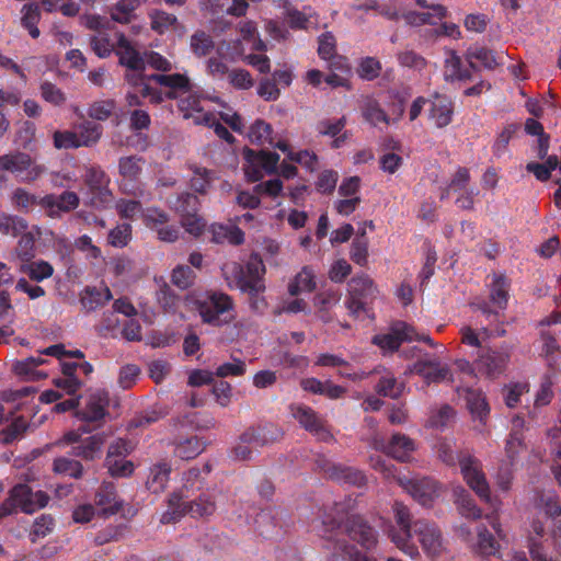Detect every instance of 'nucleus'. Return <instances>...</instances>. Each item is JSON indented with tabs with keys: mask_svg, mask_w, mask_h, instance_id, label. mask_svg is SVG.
I'll return each instance as SVG.
<instances>
[{
	"mask_svg": "<svg viewBox=\"0 0 561 561\" xmlns=\"http://www.w3.org/2000/svg\"><path fill=\"white\" fill-rule=\"evenodd\" d=\"M505 352L486 351L477 360V369L486 377L494 378L502 374L508 363Z\"/></svg>",
	"mask_w": 561,
	"mask_h": 561,
	"instance_id": "obj_25",
	"label": "nucleus"
},
{
	"mask_svg": "<svg viewBox=\"0 0 561 561\" xmlns=\"http://www.w3.org/2000/svg\"><path fill=\"white\" fill-rule=\"evenodd\" d=\"M370 466L376 471L382 473L386 479L396 478L399 484L423 506L432 505L440 494L439 484L430 478L408 479L405 477H396L393 465L380 456L371 457Z\"/></svg>",
	"mask_w": 561,
	"mask_h": 561,
	"instance_id": "obj_1",
	"label": "nucleus"
},
{
	"mask_svg": "<svg viewBox=\"0 0 561 561\" xmlns=\"http://www.w3.org/2000/svg\"><path fill=\"white\" fill-rule=\"evenodd\" d=\"M196 307L203 322L220 327L231 322L233 301L227 294L213 291L196 301Z\"/></svg>",
	"mask_w": 561,
	"mask_h": 561,
	"instance_id": "obj_6",
	"label": "nucleus"
},
{
	"mask_svg": "<svg viewBox=\"0 0 561 561\" xmlns=\"http://www.w3.org/2000/svg\"><path fill=\"white\" fill-rule=\"evenodd\" d=\"M460 473L467 485L493 510L500 508V501L493 499L490 493V486L482 469L481 461L469 454H463L458 458Z\"/></svg>",
	"mask_w": 561,
	"mask_h": 561,
	"instance_id": "obj_5",
	"label": "nucleus"
},
{
	"mask_svg": "<svg viewBox=\"0 0 561 561\" xmlns=\"http://www.w3.org/2000/svg\"><path fill=\"white\" fill-rule=\"evenodd\" d=\"M171 466L167 462L153 465L147 478V489L152 493H161L167 489L170 480Z\"/></svg>",
	"mask_w": 561,
	"mask_h": 561,
	"instance_id": "obj_34",
	"label": "nucleus"
},
{
	"mask_svg": "<svg viewBox=\"0 0 561 561\" xmlns=\"http://www.w3.org/2000/svg\"><path fill=\"white\" fill-rule=\"evenodd\" d=\"M53 469L56 473L78 479L82 476L83 467L75 459L60 457L54 460Z\"/></svg>",
	"mask_w": 561,
	"mask_h": 561,
	"instance_id": "obj_53",
	"label": "nucleus"
},
{
	"mask_svg": "<svg viewBox=\"0 0 561 561\" xmlns=\"http://www.w3.org/2000/svg\"><path fill=\"white\" fill-rule=\"evenodd\" d=\"M175 210L181 216L182 227L192 236L198 237L202 234L206 227L205 220L197 215V213H191L185 206L176 205Z\"/></svg>",
	"mask_w": 561,
	"mask_h": 561,
	"instance_id": "obj_41",
	"label": "nucleus"
},
{
	"mask_svg": "<svg viewBox=\"0 0 561 561\" xmlns=\"http://www.w3.org/2000/svg\"><path fill=\"white\" fill-rule=\"evenodd\" d=\"M139 0H119L111 8V19L117 23L127 24L135 19V11Z\"/></svg>",
	"mask_w": 561,
	"mask_h": 561,
	"instance_id": "obj_44",
	"label": "nucleus"
},
{
	"mask_svg": "<svg viewBox=\"0 0 561 561\" xmlns=\"http://www.w3.org/2000/svg\"><path fill=\"white\" fill-rule=\"evenodd\" d=\"M393 512L396 522L403 533V537L392 535V541L405 553L410 556L416 554V549L408 545V539L411 537V517L409 510L402 503L397 502L393 505Z\"/></svg>",
	"mask_w": 561,
	"mask_h": 561,
	"instance_id": "obj_23",
	"label": "nucleus"
},
{
	"mask_svg": "<svg viewBox=\"0 0 561 561\" xmlns=\"http://www.w3.org/2000/svg\"><path fill=\"white\" fill-rule=\"evenodd\" d=\"M244 174L251 182H256L266 174H273L278 165L279 156L271 151H254L252 149H244Z\"/></svg>",
	"mask_w": 561,
	"mask_h": 561,
	"instance_id": "obj_12",
	"label": "nucleus"
},
{
	"mask_svg": "<svg viewBox=\"0 0 561 561\" xmlns=\"http://www.w3.org/2000/svg\"><path fill=\"white\" fill-rule=\"evenodd\" d=\"M488 286L491 304L500 310H505L510 299V279L503 274L494 273L490 276Z\"/></svg>",
	"mask_w": 561,
	"mask_h": 561,
	"instance_id": "obj_26",
	"label": "nucleus"
},
{
	"mask_svg": "<svg viewBox=\"0 0 561 561\" xmlns=\"http://www.w3.org/2000/svg\"><path fill=\"white\" fill-rule=\"evenodd\" d=\"M413 533L430 558H436L444 552L443 536L436 525L426 520H417L413 525Z\"/></svg>",
	"mask_w": 561,
	"mask_h": 561,
	"instance_id": "obj_15",
	"label": "nucleus"
},
{
	"mask_svg": "<svg viewBox=\"0 0 561 561\" xmlns=\"http://www.w3.org/2000/svg\"><path fill=\"white\" fill-rule=\"evenodd\" d=\"M131 237V227L128 224H122L112 229L108 233V243L116 248L125 247Z\"/></svg>",
	"mask_w": 561,
	"mask_h": 561,
	"instance_id": "obj_64",
	"label": "nucleus"
},
{
	"mask_svg": "<svg viewBox=\"0 0 561 561\" xmlns=\"http://www.w3.org/2000/svg\"><path fill=\"white\" fill-rule=\"evenodd\" d=\"M111 299L112 294L108 287L101 289L87 287L80 296L81 306L88 311L95 310L98 307Z\"/></svg>",
	"mask_w": 561,
	"mask_h": 561,
	"instance_id": "obj_38",
	"label": "nucleus"
},
{
	"mask_svg": "<svg viewBox=\"0 0 561 561\" xmlns=\"http://www.w3.org/2000/svg\"><path fill=\"white\" fill-rule=\"evenodd\" d=\"M0 170L14 174L21 182L31 183L45 172V167L36 163L30 154L16 151L0 157Z\"/></svg>",
	"mask_w": 561,
	"mask_h": 561,
	"instance_id": "obj_9",
	"label": "nucleus"
},
{
	"mask_svg": "<svg viewBox=\"0 0 561 561\" xmlns=\"http://www.w3.org/2000/svg\"><path fill=\"white\" fill-rule=\"evenodd\" d=\"M536 505L538 508L543 510L546 515L550 517H556L561 514V506L552 491L542 492Z\"/></svg>",
	"mask_w": 561,
	"mask_h": 561,
	"instance_id": "obj_60",
	"label": "nucleus"
},
{
	"mask_svg": "<svg viewBox=\"0 0 561 561\" xmlns=\"http://www.w3.org/2000/svg\"><path fill=\"white\" fill-rule=\"evenodd\" d=\"M210 240L214 243L239 245L244 242L243 231L236 225L214 224L209 227Z\"/></svg>",
	"mask_w": 561,
	"mask_h": 561,
	"instance_id": "obj_30",
	"label": "nucleus"
},
{
	"mask_svg": "<svg viewBox=\"0 0 561 561\" xmlns=\"http://www.w3.org/2000/svg\"><path fill=\"white\" fill-rule=\"evenodd\" d=\"M27 229L26 221L14 215L0 214V232L3 234L18 237Z\"/></svg>",
	"mask_w": 561,
	"mask_h": 561,
	"instance_id": "obj_49",
	"label": "nucleus"
},
{
	"mask_svg": "<svg viewBox=\"0 0 561 561\" xmlns=\"http://www.w3.org/2000/svg\"><path fill=\"white\" fill-rule=\"evenodd\" d=\"M365 229L360 230V237L356 238L351 247V259L358 265L364 266L367 263L368 241L365 239Z\"/></svg>",
	"mask_w": 561,
	"mask_h": 561,
	"instance_id": "obj_57",
	"label": "nucleus"
},
{
	"mask_svg": "<svg viewBox=\"0 0 561 561\" xmlns=\"http://www.w3.org/2000/svg\"><path fill=\"white\" fill-rule=\"evenodd\" d=\"M444 78L446 81H467L471 78L470 68H463L460 57L449 51L445 59Z\"/></svg>",
	"mask_w": 561,
	"mask_h": 561,
	"instance_id": "obj_37",
	"label": "nucleus"
},
{
	"mask_svg": "<svg viewBox=\"0 0 561 561\" xmlns=\"http://www.w3.org/2000/svg\"><path fill=\"white\" fill-rule=\"evenodd\" d=\"M144 160L136 156L123 157L118 161V171L122 176L121 188L124 193L136 194L138 187L135 183L142 171Z\"/></svg>",
	"mask_w": 561,
	"mask_h": 561,
	"instance_id": "obj_19",
	"label": "nucleus"
},
{
	"mask_svg": "<svg viewBox=\"0 0 561 561\" xmlns=\"http://www.w3.org/2000/svg\"><path fill=\"white\" fill-rule=\"evenodd\" d=\"M412 341H422L433 347L437 346L430 335L419 334L412 325L405 322L394 323L389 333L376 335L373 340L374 344L383 352H394L403 342Z\"/></svg>",
	"mask_w": 561,
	"mask_h": 561,
	"instance_id": "obj_10",
	"label": "nucleus"
},
{
	"mask_svg": "<svg viewBox=\"0 0 561 561\" xmlns=\"http://www.w3.org/2000/svg\"><path fill=\"white\" fill-rule=\"evenodd\" d=\"M376 390L385 397L398 398L402 392V385L391 374H387L380 378Z\"/></svg>",
	"mask_w": 561,
	"mask_h": 561,
	"instance_id": "obj_58",
	"label": "nucleus"
},
{
	"mask_svg": "<svg viewBox=\"0 0 561 561\" xmlns=\"http://www.w3.org/2000/svg\"><path fill=\"white\" fill-rule=\"evenodd\" d=\"M48 495L43 491L33 492L26 484L15 485L10 497L0 507V518L15 512L20 507L24 513L31 514L44 507L48 503Z\"/></svg>",
	"mask_w": 561,
	"mask_h": 561,
	"instance_id": "obj_7",
	"label": "nucleus"
},
{
	"mask_svg": "<svg viewBox=\"0 0 561 561\" xmlns=\"http://www.w3.org/2000/svg\"><path fill=\"white\" fill-rule=\"evenodd\" d=\"M476 546L478 551L484 556H493L500 549V545L485 526L478 527Z\"/></svg>",
	"mask_w": 561,
	"mask_h": 561,
	"instance_id": "obj_51",
	"label": "nucleus"
},
{
	"mask_svg": "<svg viewBox=\"0 0 561 561\" xmlns=\"http://www.w3.org/2000/svg\"><path fill=\"white\" fill-rule=\"evenodd\" d=\"M227 77L229 83L238 90H248L254 84L252 76L245 69H232Z\"/></svg>",
	"mask_w": 561,
	"mask_h": 561,
	"instance_id": "obj_61",
	"label": "nucleus"
},
{
	"mask_svg": "<svg viewBox=\"0 0 561 561\" xmlns=\"http://www.w3.org/2000/svg\"><path fill=\"white\" fill-rule=\"evenodd\" d=\"M213 37L205 31H196L190 36V49L197 58L209 56L215 49Z\"/></svg>",
	"mask_w": 561,
	"mask_h": 561,
	"instance_id": "obj_40",
	"label": "nucleus"
},
{
	"mask_svg": "<svg viewBox=\"0 0 561 561\" xmlns=\"http://www.w3.org/2000/svg\"><path fill=\"white\" fill-rule=\"evenodd\" d=\"M79 196L75 192L66 191L60 195L47 194L39 198L38 205L49 217H59L61 213H69L79 206Z\"/></svg>",
	"mask_w": 561,
	"mask_h": 561,
	"instance_id": "obj_17",
	"label": "nucleus"
},
{
	"mask_svg": "<svg viewBox=\"0 0 561 561\" xmlns=\"http://www.w3.org/2000/svg\"><path fill=\"white\" fill-rule=\"evenodd\" d=\"M191 186L198 193H205L216 179L215 172L202 167H193Z\"/></svg>",
	"mask_w": 561,
	"mask_h": 561,
	"instance_id": "obj_52",
	"label": "nucleus"
},
{
	"mask_svg": "<svg viewBox=\"0 0 561 561\" xmlns=\"http://www.w3.org/2000/svg\"><path fill=\"white\" fill-rule=\"evenodd\" d=\"M428 111L430 121L437 127L444 128L450 124L454 115V105L451 100L442 94H434Z\"/></svg>",
	"mask_w": 561,
	"mask_h": 561,
	"instance_id": "obj_24",
	"label": "nucleus"
},
{
	"mask_svg": "<svg viewBox=\"0 0 561 561\" xmlns=\"http://www.w3.org/2000/svg\"><path fill=\"white\" fill-rule=\"evenodd\" d=\"M431 9L433 10V15L435 20L430 19L427 14L422 12H410L404 16V19L408 24L414 26H420L423 24L435 25L439 21H442L447 14L446 8L440 4H434L431 7Z\"/></svg>",
	"mask_w": 561,
	"mask_h": 561,
	"instance_id": "obj_48",
	"label": "nucleus"
},
{
	"mask_svg": "<svg viewBox=\"0 0 561 561\" xmlns=\"http://www.w3.org/2000/svg\"><path fill=\"white\" fill-rule=\"evenodd\" d=\"M115 208L118 215L126 219H134L144 214L140 202L135 199L122 198L116 202Z\"/></svg>",
	"mask_w": 561,
	"mask_h": 561,
	"instance_id": "obj_59",
	"label": "nucleus"
},
{
	"mask_svg": "<svg viewBox=\"0 0 561 561\" xmlns=\"http://www.w3.org/2000/svg\"><path fill=\"white\" fill-rule=\"evenodd\" d=\"M348 297L346 308L353 316H358L364 310L365 304L374 299L377 294V287L367 275H358L348 282Z\"/></svg>",
	"mask_w": 561,
	"mask_h": 561,
	"instance_id": "obj_13",
	"label": "nucleus"
},
{
	"mask_svg": "<svg viewBox=\"0 0 561 561\" xmlns=\"http://www.w3.org/2000/svg\"><path fill=\"white\" fill-rule=\"evenodd\" d=\"M95 504L104 515H113L121 508L115 488L112 483H103L95 494Z\"/></svg>",
	"mask_w": 561,
	"mask_h": 561,
	"instance_id": "obj_33",
	"label": "nucleus"
},
{
	"mask_svg": "<svg viewBox=\"0 0 561 561\" xmlns=\"http://www.w3.org/2000/svg\"><path fill=\"white\" fill-rule=\"evenodd\" d=\"M409 373L421 376L424 381L430 385L447 379L450 371L449 368L446 365H442L437 358L424 357L410 366Z\"/></svg>",
	"mask_w": 561,
	"mask_h": 561,
	"instance_id": "obj_18",
	"label": "nucleus"
},
{
	"mask_svg": "<svg viewBox=\"0 0 561 561\" xmlns=\"http://www.w3.org/2000/svg\"><path fill=\"white\" fill-rule=\"evenodd\" d=\"M272 126L263 119H256L249 128L247 137L252 144L272 145Z\"/></svg>",
	"mask_w": 561,
	"mask_h": 561,
	"instance_id": "obj_47",
	"label": "nucleus"
},
{
	"mask_svg": "<svg viewBox=\"0 0 561 561\" xmlns=\"http://www.w3.org/2000/svg\"><path fill=\"white\" fill-rule=\"evenodd\" d=\"M348 537L365 549H371L377 543L376 531L359 516H352L346 524Z\"/></svg>",
	"mask_w": 561,
	"mask_h": 561,
	"instance_id": "obj_22",
	"label": "nucleus"
},
{
	"mask_svg": "<svg viewBox=\"0 0 561 561\" xmlns=\"http://www.w3.org/2000/svg\"><path fill=\"white\" fill-rule=\"evenodd\" d=\"M216 511L214 493H202L196 500L184 502L181 493L174 492L168 500V510L161 515L162 524L180 520L183 516L208 517Z\"/></svg>",
	"mask_w": 561,
	"mask_h": 561,
	"instance_id": "obj_3",
	"label": "nucleus"
},
{
	"mask_svg": "<svg viewBox=\"0 0 561 561\" xmlns=\"http://www.w3.org/2000/svg\"><path fill=\"white\" fill-rule=\"evenodd\" d=\"M179 108L185 119H192L196 125L213 123V114L202 107L201 100L195 95L182 99Z\"/></svg>",
	"mask_w": 561,
	"mask_h": 561,
	"instance_id": "obj_28",
	"label": "nucleus"
},
{
	"mask_svg": "<svg viewBox=\"0 0 561 561\" xmlns=\"http://www.w3.org/2000/svg\"><path fill=\"white\" fill-rule=\"evenodd\" d=\"M290 414L301 427L311 433L319 440L330 442L333 438L324 420L310 407L293 404L290 405Z\"/></svg>",
	"mask_w": 561,
	"mask_h": 561,
	"instance_id": "obj_14",
	"label": "nucleus"
},
{
	"mask_svg": "<svg viewBox=\"0 0 561 561\" xmlns=\"http://www.w3.org/2000/svg\"><path fill=\"white\" fill-rule=\"evenodd\" d=\"M454 503L459 514L468 519H479L482 517V511L476 504L470 493L458 485L453 491Z\"/></svg>",
	"mask_w": 561,
	"mask_h": 561,
	"instance_id": "obj_31",
	"label": "nucleus"
},
{
	"mask_svg": "<svg viewBox=\"0 0 561 561\" xmlns=\"http://www.w3.org/2000/svg\"><path fill=\"white\" fill-rule=\"evenodd\" d=\"M110 404L108 392L103 389L90 390L78 415L84 421H99L105 416Z\"/></svg>",
	"mask_w": 561,
	"mask_h": 561,
	"instance_id": "obj_16",
	"label": "nucleus"
},
{
	"mask_svg": "<svg viewBox=\"0 0 561 561\" xmlns=\"http://www.w3.org/2000/svg\"><path fill=\"white\" fill-rule=\"evenodd\" d=\"M105 463L110 474L113 477H128L134 471L133 462L126 460V457H106Z\"/></svg>",
	"mask_w": 561,
	"mask_h": 561,
	"instance_id": "obj_56",
	"label": "nucleus"
},
{
	"mask_svg": "<svg viewBox=\"0 0 561 561\" xmlns=\"http://www.w3.org/2000/svg\"><path fill=\"white\" fill-rule=\"evenodd\" d=\"M20 271L32 280L39 283L53 275L54 267L48 262L39 260L22 264Z\"/></svg>",
	"mask_w": 561,
	"mask_h": 561,
	"instance_id": "obj_46",
	"label": "nucleus"
},
{
	"mask_svg": "<svg viewBox=\"0 0 561 561\" xmlns=\"http://www.w3.org/2000/svg\"><path fill=\"white\" fill-rule=\"evenodd\" d=\"M239 36L230 41H221L218 54L229 60L237 61L244 56L247 49L264 51L266 44L261 39L256 25L252 21H241L237 25Z\"/></svg>",
	"mask_w": 561,
	"mask_h": 561,
	"instance_id": "obj_4",
	"label": "nucleus"
},
{
	"mask_svg": "<svg viewBox=\"0 0 561 561\" xmlns=\"http://www.w3.org/2000/svg\"><path fill=\"white\" fill-rule=\"evenodd\" d=\"M280 436L282 432L274 426L249 428L241 435L240 440L233 447L232 456L237 460H248L251 458L253 449L271 444Z\"/></svg>",
	"mask_w": 561,
	"mask_h": 561,
	"instance_id": "obj_8",
	"label": "nucleus"
},
{
	"mask_svg": "<svg viewBox=\"0 0 561 561\" xmlns=\"http://www.w3.org/2000/svg\"><path fill=\"white\" fill-rule=\"evenodd\" d=\"M90 45L94 54L100 58H107L116 49V41L113 42L107 34L99 33L90 38Z\"/></svg>",
	"mask_w": 561,
	"mask_h": 561,
	"instance_id": "obj_54",
	"label": "nucleus"
},
{
	"mask_svg": "<svg viewBox=\"0 0 561 561\" xmlns=\"http://www.w3.org/2000/svg\"><path fill=\"white\" fill-rule=\"evenodd\" d=\"M41 95L42 98L56 106H59L66 102V94L56 87L55 84L45 81L41 84Z\"/></svg>",
	"mask_w": 561,
	"mask_h": 561,
	"instance_id": "obj_63",
	"label": "nucleus"
},
{
	"mask_svg": "<svg viewBox=\"0 0 561 561\" xmlns=\"http://www.w3.org/2000/svg\"><path fill=\"white\" fill-rule=\"evenodd\" d=\"M221 270L228 286L231 288H239L251 296L259 295L265 290L263 282L265 266L257 256H251L245 268L237 262H230L226 263Z\"/></svg>",
	"mask_w": 561,
	"mask_h": 561,
	"instance_id": "obj_2",
	"label": "nucleus"
},
{
	"mask_svg": "<svg viewBox=\"0 0 561 561\" xmlns=\"http://www.w3.org/2000/svg\"><path fill=\"white\" fill-rule=\"evenodd\" d=\"M147 81H153L159 85L169 88L165 93L168 99H175L176 92H186L191 89L190 78L185 73H159L148 77Z\"/></svg>",
	"mask_w": 561,
	"mask_h": 561,
	"instance_id": "obj_27",
	"label": "nucleus"
},
{
	"mask_svg": "<svg viewBox=\"0 0 561 561\" xmlns=\"http://www.w3.org/2000/svg\"><path fill=\"white\" fill-rule=\"evenodd\" d=\"M317 287L316 272L311 266H304L288 283L290 296L311 293Z\"/></svg>",
	"mask_w": 561,
	"mask_h": 561,
	"instance_id": "obj_32",
	"label": "nucleus"
},
{
	"mask_svg": "<svg viewBox=\"0 0 561 561\" xmlns=\"http://www.w3.org/2000/svg\"><path fill=\"white\" fill-rule=\"evenodd\" d=\"M45 363L46 360L41 354L38 356H31L15 362L13 364V371L27 380H39L47 376L45 373L37 370V367Z\"/></svg>",
	"mask_w": 561,
	"mask_h": 561,
	"instance_id": "obj_35",
	"label": "nucleus"
},
{
	"mask_svg": "<svg viewBox=\"0 0 561 561\" xmlns=\"http://www.w3.org/2000/svg\"><path fill=\"white\" fill-rule=\"evenodd\" d=\"M341 300V294L337 290L327 289L316 295L313 305L320 313L321 320L328 322L327 312L336 306Z\"/></svg>",
	"mask_w": 561,
	"mask_h": 561,
	"instance_id": "obj_45",
	"label": "nucleus"
},
{
	"mask_svg": "<svg viewBox=\"0 0 561 561\" xmlns=\"http://www.w3.org/2000/svg\"><path fill=\"white\" fill-rule=\"evenodd\" d=\"M362 114L366 122L377 127L380 124L388 125L390 118L386 112L380 107L379 103L370 98H367L362 105Z\"/></svg>",
	"mask_w": 561,
	"mask_h": 561,
	"instance_id": "obj_42",
	"label": "nucleus"
},
{
	"mask_svg": "<svg viewBox=\"0 0 561 561\" xmlns=\"http://www.w3.org/2000/svg\"><path fill=\"white\" fill-rule=\"evenodd\" d=\"M151 27L159 34L169 31L176 23V18L163 11H154L150 14Z\"/></svg>",
	"mask_w": 561,
	"mask_h": 561,
	"instance_id": "obj_62",
	"label": "nucleus"
},
{
	"mask_svg": "<svg viewBox=\"0 0 561 561\" xmlns=\"http://www.w3.org/2000/svg\"><path fill=\"white\" fill-rule=\"evenodd\" d=\"M84 182L92 192H100L104 201L111 197V192L107 190L108 178L101 168L91 167L87 170Z\"/></svg>",
	"mask_w": 561,
	"mask_h": 561,
	"instance_id": "obj_39",
	"label": "nucleus"
},
{
	"mask_svg": "<svg viewBox=\"0 0 561 561\" xmlns=\"http://www.w3.org/2000/svg\"><path fill=\"white\" fill-rule=\"evenodd\" d=\"M115 54L119 64L130 70L145 69V60L136 46L123 34H116Z\"/></svg>",
	"mask_w": 561,
	"mask_h": 561,
	"instance_id": "obj_20",
	"label": "nucleus"
},
{
	"mask_svg": "<svg viewBox=\"0 0 561 561\" xmlns=\"http://www.w3.org/2000/svg\"><path fill=\"white\" fill-rule=\"evenodd\" d=\"M80 147H91L98 144L102 136V126L92 122H83L76 126Z\"/></svg>",
	"mask_w": 561,
	"mask_h": 561,
	"instance_id": "obj_43",
	"label": "nucleus"
},
{
	"mask_svg": "<svg viewBox=\"0 0 561 561\" xmlns=\"http://www.w3.org/2000/svg\"><path fill=\"white\" fill-rule=\"evenodd\" d=\"M39 7L36 3H28L22 8V25L27 28L30 35L33 38H37L39 36V30L37 27V23L39 21Z\"/></svg>",
	"mask_w": 561,
	"mask_h": 561,
	"instance_id": "obj_50",
	"label": "nucleus"
},
{
	"mask_svg": "<svg viewBox=\"0 0 561 561\" xmlns=\"http://www.w3.org/2000/svg\"><path fill=\"white\" fill-rule=\"evenodd\" d=\"M374 446L376 449L383 450L399 461H409L412 453L415 450L414 442L403 434H394L387 446L375 439Z\"/></svg>",
	"mask_w": 561,
	"mask_h": 561,
	"instance_id": "obj_21",
	"label": "nucleus"
},
{
	"mask_svg": "<svg viewBox=\"0 0 561 561\" xmlns=\"http://www.w3.org/2000/svg\"><path fill=\"white\" fill-rule=\"evenodd\" d=\"M87 433L85 427L69 431L64 435L62 442L72 446L71 451L75 456L93 460L100 456L106 437L103 433L83 437Z\"/></svg>",
	"mask_w": 561,
	"mask_h": 561,
	"instance_id": "obj_11",
	"label": "nucleus"
},
{
	"mask_svg": "<svg viewBox=\"0 0 561 561\" xmlns=\"http://www.w3.org/2000/svg\"><path fill=\"white\" fill-rule=\"evenodd\" d=\"M457 391L460 397H465L467 408L470 411L472 417L474 420H479L480 422H484L490 413V408L483 393L480 390L470 388H458Z\"/></svg>",
	"mask_w": 561,
	"mask_h": 561,
	"instance_id": "obj_29",
	"label": "nucleus"
},
{
	"mask_svg": "<svg viewBox=\"0 0 561 561\" xmlns=\"http://www.w3.org/2000/svg\"><path fill=\"white\" fill-rule=\"evenodd\" d=\"M205 447V442L197 436L180 438L174 442V454L181 459L190 460L201 455Z\"/></svg>",
	"mask_w": 561,
	"mask_h": 561,
	"instance_id": "obj_36",
	"label": "nucleus"
},
{
	"mask_svg": "<svg viewBox=\"0 0 561 561\" xmlns=\"http://www.w3.org/2000/svg\"><path fill=\"white\" fill-rule=\"evenodd\" d=\"M467 57L470 68L472 69L476 68L474 61L479 62L480 65L489 69L493 68L496 65V60L493 53L482 47L471 48L468 51Z\"/></svg>",
	"mask_w": 561,
	"mask_h": 561,
	"instance_id": "obj_55",
	"label": "nucleus"
}]
</instances>
